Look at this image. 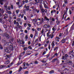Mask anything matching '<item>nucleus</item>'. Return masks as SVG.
I'll use <instances>...</instances> for the list:
<instances>
[{"label": "nucleus", "instance_id": "obj_1", "mask_svg": "<svg viewBox=\"0 0 74 74\" xmlns=\"http://www.w3.org/2000/svg\"><path fill=\"white\" fill-rule=\"evenodd\" d=\"M14 40V38L12 37H11L10 38V43L11 44V45L10 44V50L12 51H13V46L12 45L13 44H12V43H13V40Z\"/></svg>", "mask_w": 74, "mask_h": 74}, {"label": "nucleus", "instance_id": "obj_2", "mask_svg": "<svg viewBox=\"0 0 74 74\" xmlns=\"http://www.w3.org/2000/svg\"><path fill=\"white\" fill-rule=\"evenodd\" d=\"M4 51L7 53H10V47H7L4 49Z\"/></svg>", "mask_w": 74, "mask_h": 74}, {"label": "nucleus", "instance_id": "obj_3", "mask_svg": "<svg viewBox=\"0 0 74 74\" xmlns=\"http://www.w3.org/2000/svg\"><path fill=\"white\" fill-rule=\"evenodd\" d=\"M2 42L3 43H5L4 44L5 45H9V44H10V42H7L5 40H2Z\"/></svg>", "mask_w": 74, "mask_h": 74}, {"label": "nucleus", "instance_id": "obj_4", "mask_svg": "<svg viewBox=\"0 0 74 74\" xmlns=\"http://www.w3.org/2000/svg\"><path fill=\"white\" fill-rule=\"evenodd\" d=\"M24 8H26V9H25L23 10V11H26V10L27 11H29V6H26V5H24Z\"/></svg>", "mask_w": 74, "mask_h": 74}, {"label": "nucleus", "instance_id": "obj_5", "mask_svg": "<svg viewBox=\"0 0 74 74\" xmlns=\"http://www.w3.org/2000/svg\"><path fill=\"white\" fill-rule=\"evenodd\" d=\"M44 28H46L47 29L48 28H49V27H51V26H50V25H49L48 24L47 25L45 24L44 25Z\"/></svg>", "mask_w": 74, "mask_h": 74}, {"label": "nucleus", "instance_id": "obj_6", "mask_svg": "<svg viewBox=\"0 0 74 74\" xmlns=\"http://www.w3.org/2000/svg\"><path fill=\"white\" fill-rule=\"evenodd\" d=\"M49 38L51 39H52L53 38V34H51L50 35H49Z\"/></svg>", "mask_w": 74, "mask_h": 74}, {"label": "nucleus", "instance_id": "obj_7", "mask_svg": "<svg viewBox=\"0 0 74 74\" xmlns=\"http://www.w3.org/2000/svg\"><path fill=\"white\" fill-rule=\"evenodd\" d=\"M4 36L6 37L7 39H9V38H10V36H9V35H8L7 34H6L4 35Z\"/></svg>", "mask_w": 74, "mask_h": 74}, {"label": "nucleus", "instance_id": "obj_8", "mask_svg": "<svg viewBox=\"0 0 74 74\" xmlns=\"http://www.w3.org/2000/svg\"><path fill=\"white\" fill-rule=\"evenodd\" d=\"M5 8L6 9V11H8V10H10V8L9 7H8L7 6H4Z\"/></svg>", "mask_w": 74, "mask_h": 74}, {"label": "nucleus", "instance_id": "obj_9", "mask_svg": "<svg viewBox=\"0 0 74 74\" xmlns=\"http://www.w3.org/2000/svg\"><path fill=\"white\" fill-rule=\"evenodd\" d=\"M4 0H0V3L1 5H3V2H4Z\"/></svg>", "mask_w": 74, "mask_h": 74}, {"label": "nucleus", "instance_id": "obj_10", "mask_svg": "<svg viewBox=\"0 0 74 74\" xmlns=\"http://www.w3.org/2000/svg\"><path fill=\"white\" fill-rule=\"evenodd\" d=\"M55 60H58V58H56L53 59V60H52V63H53V62H55Z\"/></svg>", "mask_w": 74, "mask_h": 74}, {"label": "nucleus", "instance_id": "obj_11", "mask_svg": "<svg viewBox=\"0 0 74 74\" xmlns=\"http://www.w3.org/2000/svg\"><path fill=\"white\" fill-rule=\"evenodd\" d=\"M0 11L1 12L2 14V15H3V13H4V10H3V9H0Z\"/></svg>", "mask_w": 74, "mask_h": 74}, {"label": "nucleus", "instance_id": "obj_12", "mask_svg": "<svg viewBox=\"0 0 74 74\" xmlns=\"http://www.w3.org/2000/svg\"><path fill=\"white\" fill-rule=\"evenodd\" d=\"M66 39H63L62 40V43H64L65 42V40Z\"/></svg>", "mask_w": 74, "mask_h": 74}, {"label": "nucleus", "instance_id": "obj_13", "mask_svg": "<svg viewBox=\"0 0 74 74\" xmlns=\"http://www.w3.org/2000/svg\"><path fill=\"white\" fill-rule=\"evenodd\" d=\"M5 64H8L10 63V61L8 60L5 62Z\"/></svg>", "mask_w": 74, "mask_h": 74}, {"label": "nucleus", "instance_id": "obj_14", "mask_svg": "<svg viewBox=\"0 0 74 74\" xmlns=\"http://www.w3.org/2000/svg\"><path fill=\"white\" fill-rule=\"evenodd\" d=\"M66 58H67L65 56H62V59H63L64 60H65V59H66Z\"/></svg>", "mask_w": 74, "mask_h": 74}, {"label": "nucleus", "instance_id": "obj_15", "mask_svg": "<svg viewBox=\"0 0 74 74\" xmlns=\"http://www.w3.org/2000/svg\"><path fill=\"white\" fill-rule=\"evenodd\" d=\"M41 11L42 12V13H44L45 10L44 9H40Z\"/></svg>", "mask_w": 74, "mask_h": 74}, {"label": "nucleus", "instance_id": "obj_16", "mask_svg": "<svg viewBox=\"0 0 74 74\" xmlns=\"http://www.w3.org/2000/svg\"><path fill=\"white\" fill-rule=\"evenodd\" d=\"M22 70V67H20V69H19L18 70V72H21V70Z\"/></svg>", "mask_w": 74, "mask_h": 74}, {"label": "nucleus", "instance_id": "obj_17", "mask_svg": "<svg viewBox=\"0 0 74 74\" xmlns=\"http://www.w3.org/2000/svg\"><path fill=\"white\" fill-rule=\"evenodd\" d=\"M53 73H54V71L53 70H52L49 72L50 74H52Z\"/></svg>", "mask_w": 74, "mask_h": 74}, {"label": "nucleus", "instance_id": "obj_18", "mask_svg": "<svg viewBox=\"0 0 74 74\" xmlns=\"http://www.w3.org/2000/svg\"><path fill=\"white\" fill-rule=\"evenodd\" d=\"M7 14H5L4 15V19H6V18H7Z\"/></svg>", "mask_w": 74, "mask_h": 74}, {"label": "nucleus", "instance_id": "obj_19", "mask_svg": "<svg viewBox=\"0 0 74 74\" xmlns=\"http://www.w3.org/2000/svg\"><path fill=\"white\" fill-rule=\"evenodd\" d=\"M56 41H57L58 42H59V39H60V38H58V37H57L56 38Z\"/></svg>", "mask_w": 74, "mask_h": 74}, {"label": "nucleus", "instance_id": "obj_20", "mask_svg": "<svg viewBox=\"0 0 74 74\" xmlns=\"http://www.w3.org/2000/svg\"><path fill=\"white\" fill-rule=\"evenodd\" d=\"M45 19L46 21H49V18H47V17L46 16L45 17Z\"/></svg>", "mask_w": 74, "mask_h": 74}, {"label": "nucleus", "instance_id": "obj_21", "mask_svg": "<svg viewBox=\"0 0 74 74\" xmlns=\"http://www.w3.org/2000/svg\"><path fill=\"white\" fill-rule=\"evenodd\" d=\"M55 43V41H53L52 42L51 45L52 46L54 45V46H55V43Z\"/></svg>", "mask_w": 74, "mask_h": 74}, {"label": "nucleus", "instance_id": "obj_22", "mask_svg": "<svg viewBox=\"0 0 74 74\" xmlns=\"http://www.w3.org/2000/svg\"><path fill=\"white\" fill-rule=\"evenodd\" d=\"M29 66L32 67L33 66V63H31L29 64Z\"/></svg>", "mask_w": 74, "mask_h": 74}, {"label": "nucleus", "instance_id": "obj_23", "mask_svg": "<svg viewBox=\"0 0 74 74\" xmlns=\"http://www.w3.org/2000/svg\"><path fill=\"white\" fill-rule=\"evenodd\" d=\"M44 6H45V8H47V9L48 8V7L47 6L46 4H44Z\"/></svg>", "mask_w": 74, "mask_h": 74}, {"label": "nucleus", "instance_id": "obj_24", "mask_svg": "<svg viewBox=\"0 0 74 74\" xmlns=\"http://www.w3.org/2000/svg\"><path fill=\"white\" fill-rule=\"evenodd\" d=\"M7 58H6V59H10V55H7Z\"/></svg>", "mask_w": 74, "mask_h": 74}, {"label": "nucleus", "instance_id": "obj_25", "mask_svg": "<svg viewBox=\"0 0 74 74\" xmlns=\"http://www.w3.org/2000/svg\"><path fill=\"white\" fill-rule=\"evenodd\" d=\"M39 7L40 8V9L41 10V9H42V4H41L40 5H39Z\"/></svg>", "mask_w": 74, "mask_h": 74}, {"label": "nucleus", "instance_id": "obj_26", "mask_svg": "<svg viewBox=\"0 0 74 74\" xmlns=\"http://www.w3.org/2000/svg\"><path fill=\"white\" fill-rule=\"evenodd\" d=\"M32 21L34 22H36V21H37V19H35L32 20Z\"/></svg>", "mask_w": 74, "mask_h": 74}, {"label": "nucleus", "instance_id": "obj_27", "mask_svg": "<svg viewBox=\"0 0 74 74\" xmlns=\"http://www.w3.org/2000/svg\"><path fill=\"white\" fill-rule=\"evenodd\" d=\"M10 8L12 10L14 8V6H13V5H12L10 6Z\"/></svg>", "mask_w": 74, "mask_h": 74}, {"label": "nucleus", "instance_id": "obj_28", "mask_svg": "<svg viewBox=\"0 0 74 74\" xmlns=\"http://www.w3.org/2000/svg\"><path fill=\"white\" fill-rule=\"evenodd\" d=\"M18 8H21V7H22V4H21V5H18Z\"/></svg>", "mask_w": 74, "mask_h": 74}, {"label": "nucleus", "instance_id": "obj_29", "mask_svg": "<svg viewBox=\"0 0 74 74\" xmlns=\"http://www.w3.org/2000/svg\"><path fill=\"white\" fill-rule=\"evenodd\" d=\"M23 63V62H22V61H21V63H20V62H19L17 64V65H18H18H19V64H21V63Z\"/></svg>", "mask_w": 74, "mask_h": 74}, {"label": "nucleus", "instance_id": "obj_30", "mask_svg": "<svg viewBox=\"0 0 74 74\" xmlns=\"http://www.w3.org/2000/svg\"><path fill=\"white\" fill-rule=\"evenodd\" d=\"M60 21H59L58 22V21H56V23H57V25H59V23H60Z\"/></svg>", "mask_w": 74, "mask_h": 74}, {"label": "nucleus", "instance_id": "obj_31", "mask_svg": "<svg viewBox=\"0 0 74 74\" xmlns=\"http://www.w3.org/2000/svg\"><path fill=\"white\" fill-rule=\"evenodd\" d=\"M23 49L24 51H25V50H27V47H25V48L24 47Z\"/></svg>", "mask_w": 74, "mask_h": 74}, {"label": "nucleus", "instance_id": "obj_32", "mask_svg": "<svg viewBox=\"0 0 74 74\" xmlns=\"http://www.w3.org/2000/svg\"><path fill=\"white\" fill-rule=\"evenodd\" d=\"M3 49V47L0 44V49Z\"/></svg>", "mask_w": 74, "mask_h": 74}, {"label": "nucleus", "instance_id": "obj_33", "mask_svg": "<svg viewBox=\"0 0 74 74\" xmlns=\"http://www.w3.org/2000/svg\"><path fill=\"white\" fill-rule=\"evenodd\" d=\"M34 1H36V3H39V1L38 0H34Z\"/></svg>", "mask_w": 74, "mask_h": 74}, {"label": "nucleus", "instance_id": "obj_34", "mask_svg": "<svg viewBox=\"0 0 74 74\" xmlns=\"http://www.w3.org/2000/svg\"><path fill=\"white\" fill-rule=\"evenodd\" d=\"M17 22H19L20 21H21V18H18L17 19Z\"/></svg>", "mask_w": 74, "mask_h": 74}, {"label": "nucleus", "instance_id": "obj_35", "mask_svg": "<svg viewBox=\"0 0 74 74\" xmlns=\"http://www.w3.org/2000/svg\"><path fill=\"white\" fill-rule=\"evenodd\" d=\"M21 41L22 42V44H25V42H24V41L23 40H21Z\"/></svg>", "mask_w": 74, "mask_h": 74}, {"label": "nucleus", "instance_id": "obj_36", "mask_svg": "<svg viewBox=\"0 0 74 74\" xmlns=\"http://www.w3.org/2000/svg\"><path fill=\"white\" fill-rule=\"evenodd\" d=\"M36 12H37L38 14V13H39V12L40 11V10H36Z\"/></svg>", "mask_w": 74, "mask_h": 74}, {"label": "nucleus", "instance_id": "obj_37", "mask_svg": "<svg viewBox=\"0 0 74 74\" xmlns=\"http://www.w3.org/2000/svg\"><path fill=\"white\" fill-rule=\"evenodd\" d=\"M19 12V10H16V14H18V12Z\"/></svg>", "mask_w": 74, "mask_h": 74}, {"label": "nucleus", "instance_id": "obj_38", "mask_svg": "<svg viewBox=\"0 0 74 74\" xmlns=\"http://www.w3.org/2000/svg\"><path fill=\"white\" fill-rule=\"evenodd\" d=\"M3 27H4V28H7V25H4Z\"/></svg>", "mask_w": 74, "mask_h": 74}, {"label": "nucleus", "instance_id": "obj_39", "mask_svg": "<svg viewBox=\"0 0 74 74\" xmlns=\"http://www.w3.org/2000/svg\"><path fill=\"white\" fill-rule=\"evenodd\" d=\"M28 73H29V72L28 71H27L25 72L24 74H27Z\"/></svg>", "mask_w": 74, "mask_h": 74}, {"label": "nucleus", "instance_id": "obj_40", "mask_svg": "<svg viewBox=\"0 0 74 74\" xmlns=\"http://www.w3.org/2000/svg\"><path fill=\"white\" fill-rule=\"evenodd\" d=\"M34 63L35 64H38V62L37 61H35Z\"/></svg>", "mask_w": 74, "mask_h": 74}, {"label": "nucleus", "instance_id": "obj_41", "mask_svg": "<svg viewBox=\"0 0 74 74\" xmlns=\"http://www.w3.org/2000/svg\"><path fill=\"white\" fill-rule=\"evenodd\" d=\"M44 29H42L41 32V34H42L44 33Z\"/></svg>", "mask_w": 74, "mask_h": 74}, {"label": "nucleus", "instance_id": "obj_42", "mask_svg": "<svg viewBox=\"0 0 74 74\" xmlns=\"http://www.w3.org/2000/svg\"><path fill=\"white\" fill-rule=\"evenodd\" d=\"M69 62L70 63V64H73V62H72V61H69Z\"/></svg>", "mask_w": 74, "mask_h": 74}, {"label": "nucleus", "instance_id": "obj_43", "mask_svg": "<svg viewBox=\"0 0 74 74\" xmlns=\"http://www.w3.org/2000/svg\"><path fill=\"white\" fill-rule=\"evenodd\" d=\"M18 26V28H20V29H22V26H21L19 25Z\"/></svg>", "mask_w": 74, "mask_h": 74}, {"label": "nucleus", "instance_id": "obj_44", "mask_svg": "<svg viewBox=\"0 0 74 74\" xmlns=\"http://www.w3.org/2000/svg\"><path fill=\"white\" fill-rule=\"evenodd\" d=\"M73 51H70L69 53V54H71V53H73Z\"/></svg>", "mask_w": 74, "mask_h": 74}, {"label": "nucleus", "instance_id": "obj_45", "mask_svg": "<svg viewBox=\"0 0 74 74\" xmlns=\"http://www.w3.org/2000/svg\"><path fill=\"white\" fill-rule=\"evenodd\" d=\"M58 48L57 47H55V48L54 49V51H56V49H57V48Z\"/></svg>", "mask_w": 74, "mask_h": 74}, {"label": "nucleus", "instance_id": "obj_46", "mask_svg": "<svg viewBox=\"0 0 74 74\" xmlns=\"http://www.w3.org/2000/svg\"><path fill=\"white\" fill-rule=\"evenodd\" d=\"M26 66L27 67L28 66H29V63H27L26 64Z\"/></svg>", "mask_w": 74, "mask_h": 74}, {"label": "nucleus", "instance_id": "obj_47", "mask_svg": "<svg viewBox=\"0 0 74 74\" xmlns=\"http://www.w3.org/2000/svg\"><path fill=\"white\" fill-rule=\"evenodd\" d=\"M65 14H67V11H66L65 12H64L63 15H64Z\"/></svg>", "mask_w": 74, "mask_h": 74}, {"label": "nucleus", "instance_id": "obj_48", "mask_svg": "<svg viewBox=\"0 0 74 74\" xmlns=\"http://www.w3.org/2000/svg\"><path fill=\"white\" fill-rule=\"evenodd\" d=\"M14 25H16V21L15 20L14 21Z\"/></svg>", "mask_w": 74, "mask_h": 74}, {"label": "nucleus", "instance_id": "obj_49", "mask_svg": "<svg viewBox=\"0 0 74 74\" xmlns=\"http://www.w3.org/2000/svg\"><path fill=\"white\" fill-rule=\"evenodd\" d=\"M42 63H46V62H47V61L43 60L42 61Z\"/></svg>", "mask_w": 74, "mask_h": 74}, {"label": "nucleus", "instance_id": "obj_50", "mask_svg": "<svg viewBox=\"0 0 74 74\" xmlns=\"http://www.w3.org/2000/svg\"><path fill=\"white\" fill-rule=\"evenodd\" d=\"M64 3L65 4H67V2L66 0H64Z\"/></svg>", "mask_w": 74, "mask_h": 74}, {"label": "nucleus", "instance_id": "obj_51", "mask_svg": "<svg viewBox=\"0 0 74 74\" xmlns=\"http://www.w3.org/2000/svg\"><path fill=\"white\" fill-rule=\"evenodd\" d=\"M4 66L1 65L0 66V69H2V68H3Z\"/></svg>", "mask_w": 74, "mask_h": 74}, {"label": "nucleus", "instance_id": "obj_52", "mask_svg": "<svg viewBox=\"0 0 74 74\" xmlns=\"http://www.w3.org/2000/svg\"><path fill=\"white\" fill-rule=\"evenodd\" d=\"M23 64L24 66H26V63L25 62H23Z\"/></svg>", "mask_w": 74, "mask_h": 74}, {"label": "nucleus", "instance_id": "obj_53", "mask_svg": "<svg viewBox=\"0 0 74 74\" xmlns=\"http://www.w3.org/2000/svg\"><path fill=\"white\" fill-rule=\"evenodd\" d=\"M23 69H27V67L26 66H24L23 67Z\"/></svg>", "mask_w": 74, "mask_h": 74}, {"label": "nucleus", "instance_id": "obj_54", "mask_svg": "<svg viewBox=\"0 0 74 74\" xmlns=\"http://www.w3.org/2000/svg\"><path fill=\"white\" fill-rule=\"evenodd\" d=\"M28 48H29V49H32V48L30 46L28 47Z\"/></svg>", "mask_w": 74, "mask_h": 74}, {"label": "nucleus", "instance_id": "obj_55", "mask_svg": "<svg viewBox=\"0 0 74 74\" xmlns=\"http://www.w3.org/2000/svg\"><path fill=\"white\" fill-rule=\"evenodd\" d=\"M16 24H17V25L18 26H19V23L18 22H17L16 23Z\"/></svg>", "mask_w": 74, "mask_h": 74}, {"label": "nucleus", "instance_id": "obj_56", "mask_svg": "<svg viewBox=\"0 0 74 74\" xmlns=\"http://www.w3.org/2000/svg\"><path fill=\"white\" fill-rule=\"evenodd\" d=\"M30 37L31 38H33V35L32 34H31L30 35Z\"/></svg>", "mask_w": 74, "mask_h": 74}, {"label": "nucleus", "instance_id": "obj_57", "mask_svg": "<svg viewBox=\"0 0 74 74\" xmlns=\"http://www.w3.org/2000/svg\"><path fill=\"white\" fill-rule=\"evenodd\" d=\"M25 39H27V38H28V37H27V36L26 35L25 36Z\"/></svg>", "mask_w": 74, "mask_h": 74}, {"label": "nucleus", "instance_id": "obj_58", "mask_svg": "<svg viewBox=\"0 0 74 74\" xmlns=\"http://www.w3.org/2000/svg\"><path fill=\"white\" fill-rule=\"evenodd\" d=\"M64 56L66 57V58H67L68 57V55L67 54H66L64 55Z\"/></svg>", "mask_w": 74, "mask_h": 74}, {"label": "nucleus", "instance_id": "obj_59", "mask_svg": "<svg viewBox=\"0 0 74 74\" xmlns=\"http://www.w3.org/2000/svg\"><path fill=\"white\" fill-rule=\"evenodd\" d=\"M28 45H30V44L31 43V42H30V41H29L28 42Z\"/></svg>", "mask_w": 74, "mask_h": 74}, {"label": "nucleus", "instance_id": "obj_60", "mask_svg": "<svg viewBox=\"0 0 74 74\" xmlns=\"http://www.w3.org/2000/svg\"><path fill=\"white\" fill-rule=\"evenodd\" d=\"M62 36V33H60L59 34L60 37H61Z\"/></svg>", "mask_w": 74, "mask_h": 74}, {"label": "nucleus", "instance_id": "obj_61", "mask_svg": "<svg viewBox=\"0 0 74 74\" xmlns=\"http://www.w3.org/2000/svg\"><path fill=\"white\" fill-rule=\"evenodd\" d=\"M14 64V62H12L10 64V66H12V64Z\"/></svg>", "mask_w": 74, "mask_h": 74}, {"label": "nucleus", "instance_id": "obj_62", "mask_svg": "<svg viewBox=\"0 0 74 74\" xmlns=\"http://www.w3.org/2000/svg\"><path fill=\"white\" fill-rule=\"evenodd\" d=\"M72 46H73L74 45V41H73V43H72Z\"/></svg>", "mask_w": 74, "mask_h": 74}, {"label": "nucleus", "instance_id": "obj_63", "mask_svg": "<svg viewBox=\"0 0 74 74\" xmlns=\"http://www.w3.org/2000/svg\"><path fill=\"white\" fill-rule=\"evenodd\" d=\"M28 25L29 27H31V24H28Z\"/></svg>", "mask_w": 74, "mask_h": 74}, {"label": "nucleus", "instance_id": "obj_64", "mask_svg": "<svg viewBox=\"0 0 74 74\" xmlns=\"http://www.w3.org/2000/svg\"><path fill=\"white\" fill-rule=\"evenodd\" d=\"M16 4L17 5H19V2H17L16 3Z\"/></svg>", "mask_w": 74, "mask_h": 74}]
</instances>
